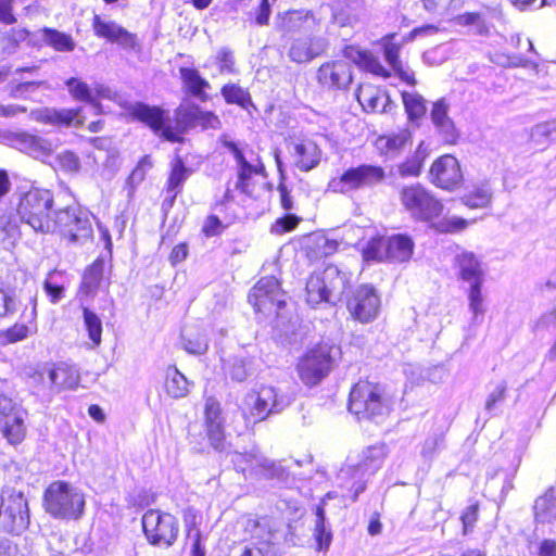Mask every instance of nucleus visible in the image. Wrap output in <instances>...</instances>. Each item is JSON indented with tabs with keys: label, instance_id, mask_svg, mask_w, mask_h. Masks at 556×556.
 <instances>
[{
	"label": "nucleus",
	"instance_id": "1",
	"mask_svg": "<svg viewBox=\"0 0 556 556\" xmlns=\"http://www.w3.org/2000/svg\"><path fill=\"white\" fill-rule=\"evenodd\" d=\"M129 114L146 125L154 134L169 142H182V135L198 127L200 106L198 104H180L174 111L175 126H172L168 112L160 106H151L143 102H135L128 106Z\"/></svg>",
	"mask_w": 556,
	"mask_h": 556
},
{
	"label": "nucleus",
	"instance_id": "2",
	"mask_svg": "<svg viewBox=\"0 0 556 556\" xmlns=\"http://www.w3.org/2000/svg\"><path fill=\"white\" fill-rule=\"evenodd\" d=\"M388 455V446L384 443L366 447L358 455L356 462L349 459L339 471V480L345 484L353 494L352 502H356L359 494L366 490V483L382 466Z\"/></svg>",
	"mask_w": 556,
	"mask_h": 556
},
{
	"label": "nucleus",
	"instance_id": "3",
	"mask_svg": "<svg viewBox=\"0 0 556 556\" xmlns=\"http://www.w3.org/2000/svg\"><path fill=\"white\" fill-rule=\"evenodd\" d=\"M16 215L18 220L29 226L35 232L50 233V224L54 204L53 194L49 189L30 188L16 194Z\"/></svg>",
	"mask_w": 556,
	"mask_h": 556
},
{
	"label": "nucleus",
	"instance_id": "4",
	"mask_svg": "<svg viewBox=\"0 0 556 556\" xmlns=\"http://www.w3.org/2000/svg\"><path fill=\"white\" fill-rule=\"evenodd\" d=\"M85 504L84 493L66 481H53L43 493V507L55 519H80Z\"/></svg>",
	"mask_w": 556,
	"mask_h": 556
},
{
	"label": "nucleus",
	"instance_id": "5",
	"mask_svg": "<svg viewBox=\"0 0 556 556\" xmlns=\"http://www.w3.org/2000/svg\"><path fill=\"white\" fill-rule=\"evenodd\" d=\"M292 397L273 386H261L243 399L242 414L247 424H256L283 412Z\"/></svg>",
	"mask_w": 556,
	"mask_h": 556
},
{
	"label": "nucleus",
	"instance_id": "6",
	"mask_svg": "<svg viewBox=\"0 0 556 556\" xmlns=\"http://www.w3.org/2000/svg\"><path fill=\"white\" fill-rule=\"evenodd\" d=\"M349 282L346 273L334 265H328L321 271L313 273L306 282V302L312 305L336 303L343 294Z\"/></svg>",
	"mask_w": 556,
	"mask_h": 556
},
{
	"label": "nucleus",
	"instance_id": "7",
	"mask_svg": "<svg viewBox=\"0 0 556 556\" xmlns=\"http://www.w3.org/2000/svg\"><path fill=\"white\" fill-rule=\"evenodd\" d=\"M50 224V233L58 231L73 243H84L93 235L91 213L77 204L54 210Z\"/></svg>",
	"mask_w": 556,
	"mask_h": 556
},
{
	"label": "nucleus",
	"instance_id": "8",
	"mask_svg": "<svg viewBox=\"0 0 556 556\" xmlns=\"http://www.w3.org/2000/svg\"><path fill=\"white\" fill-rule=\"evenodd\" d=\"M455 264L459 279L469 286L467 290L469 309L473 314V319L477 320L485 311L481 291L485 275L481 262L472 252L464 251L456 255Z\"/></svg>",
	"mask_w": 556,
	"mask_h": 556
},
{
	"label": "nucleus",
	"instance_id": "9",
	"mask_svg": "<svg viewBox=\"0 0 556 556\" xmlns=\"http://www.w3.org/2000/svg\"><path fill=\"white\" fill-rule=\"evenodd\" d=\"M340 348L329 343H320L306 352L298 364L301 380L306 386L319 383L331 371Z\"/></svg>",
	"mask_w": 556,
	"mask_h": 556
},
{
	"label": "nucleus",
	"instance_id": "10",
	"mask_svg": "<svg viewBox=\"0 0 556 556\" xmlns=\"http://www.w3.org/2000/svg\"><path fill=\"white\" fill-rule=\"evenodd\" d=\"M349 410L358 420L383 416L388 405L382 397L380 387L369 381L357 382L350 392Z\"/></svg>",
	"mask_w": 556,
	"mask_h": 556
},
{
	"label": "nucleus",
	"instance_id": "11",
	"mask_svg": "<svg viewBox=\"0 0 556 556\" xmlns=\"http://www.w3.org/2000/svg\"><path fill=\"white\" fill-rule=\"evenodd\" d=\"M29 526L28 502L23 492L4 489L0 495V527L13 534H21Z\"/></svg>",
	"mask_w": 556,
	"mask_h": 556
},
{
	"label": "nucleus",
	"instance_id": "12",
	"mask_svg": "<svg viewBox=\"0 0 556 556\" xmlns=\"http://www.w3.org/2000/svg\"><path fill=\"white\" fill-rule=\"evenodd\" d=\"M400 199L405 210L417 220L430 222L443 211L441 201L420 184L403 187Z\"/></svg>",
	"mask_w": 556,
	"mask_h": 556
},
{
	"label": "nucleus",
	"instance_id": "13",
	"mask_svg": "<svg viewBox=\"0 0 556 556\" xmlns=\"http://www.w3.org/2000/svg\"><path fill=\"white\" fill-rule=\"evenodd\" d=\"M143 532L152 545L172 546L178 536L179 525L175 516L149 509L142 516Z\"/></svg>",
	"mask_w": 556,
	"mask_h": 556
},
{
	"label": "nucleus",
	"instance_id": "14",
	"mask_svg": "<svg viewBox=\"0 0 556 556\" xmlns=\"http://www.w3.org/2000/svg\"><path fill=\"white\" fill-rule=\"evenodd\" d=\"M231 463L237 471L249 472L251 476L278 480H285L287 476V470L280 463L268 459L256 447L250 452H233Z\"/></svg>",
	"mask_w": 556,
	"mask_h": 556
},
{
	"label": "nucleus",
	"instance_id": "15",
	"mask_svg": "<svg viewBox=\"0 0 556 556\" xmlns=\"http://www.w3.org/2000/svg\"><path fill=\"white\" fill-rule=\"evenodd\" d=\"M386 178V172L381 166L362 164L350 167L338 179H333L329 187L334 192L346 193L364 188H372Z\"/></svg>",
	"mask_w": 556,
	"mask_h": 556
},
{
	"label": "nucleus",
	"instance_id": "16",
	"mask_svg": "<svg viewBox=\"0 0 556 556\" xmlns=\"http://www.w3.org/2000/svg\"><path fill=\"white\" fill-rule=\"evenodd\" d=\"M249 303L255 312L278 313L285 306L283 294L278 280L273 277H264L251 289L248 295Z\"/></svg>",
	"mask_w": 556,
	"mask_h": 556
},
{
	"label": "nucleus",
	"instance_id": "17",
	"mask_svg": "<svg viewBox=\"0 0 556 556\" xmlns=\"http://www.w3.org/2000/svg\"><path fill=\"white\" fill-rule=\"evenodd\" d=\"M381 300L371 285H361L348 300V309L361 323L374 320L380 311Z\"/></svg>",
	"mask_w": 556,
	"mask_h": 556
},
{
	"label": "nucleus",
	"instance_id": "18",
	"mask_svg": "<svg viewBox=\"0 0 556 556\" xmlns=\"http://www.w3.org/2000/svg\"><path fill=\"white\" fill-rule=\"evenodd\" d=\"M41 381L49 389V395L63 390H74L80 382V375L76 367L60 362L45 369L40 374Z\"/></svg>",
	"mask_w": 556,
	"mask_h": 556
},
{
	"label": "nucleus",
	"instance_id": "19",
	"mask_svg": "<svg viewBox=\"0 0 556 556\" xmlns=\"http://www.w3.org/2000/svg\"><path fill=\"white\" fill-rule=\"evenodd\" d=\"M352 79L351 65L343 60L325 62L316 72L317 83L328 90L346 89Z\"/></svg>",
	"mask_w": 556,
	"mask_h": 556
},
{
	"label": "nucleus",
	"instance_id": "20",
	"mask_svg": "<svg viewBox=\"0 0 556 556\" xmlns=\"http://www.w3.org/2000/svg\"><path fill=\"white\" fill-rule=\"evenodd\" d=\"M92 29L97 37L116 43L123 49L135 50L138 46L137 35L128 31L115 21L96 14L92 18Z\"/></svg>",
	"mask_w": 556,
	"mask_h": 556
},
{
	"label": "nucleus",
	"instance_id": "21",
	"mask_svg": "<svg viewBox=\"0 0 556 556\" xmlns=\"http://www.w3.org/2000/svg\"><path fill=\"white\" fill-rule=\"evenodd\" d=\"M430 179L441 189L454 190L463 182V173L456 157L445 154L433 162L430 168Z\"/></svg>",
	"mask_w": 556,
	"mask_h": 556
},
{
	"label": "nucleus",
	"instance_id": "22",
	"mask_svg": "<svg viewBox=\"0 0 556 556\" xmlns=\"http://www.w3.org/2000/svg\"><path fill=\"white\" fill-rule=\"evenodd\" d=\"M317 26L319 20L311 10H289L275 17V28L283 37L304 30L313 31Z\"/></svg>",
	"mask_w": 556,
	"mask_h": 556
},
{
	"label": "nucleus",
	"instance_id": "23",
	"mask_svg": "<svg viewBox=\"0 0 556 556\" xmlns=\"http://www.w3.org/2000/svg\"><path fill=\"white\" fill-rule=\"evenodd\" d=\"M329 42L323 36L308 35L293 38L288 50L290 61L303 64L321 56L328 49Z\"/></svg>",
	"mask_w": 556,
	"mask_h": 556
},
{
	"label": "nucleus",
	"instance_id": "24",
	"mask_svg": "<svg viewBox=\"0 0 556 556\" xmlns=\"http://www.w3.org/2000/svg\"><path fill=\"white\" fill-rule=\"evenodd\" d=\"M448 111L450 104L445 98H441L432 103L430 119L435 134L442 141L446 144H455L460 137V132L450 116Z\"/></svg>",
	"mask_w": 556,
	"mask_h": 556
},
{
	"label": "nucleus",
	"instance_id": "25",
	"mask_svg": "<svg viewBox=\"0 0 556 556\" xmlns=\"http://www.w3.org/2000/svg\"><path fill=\"white\" fill-rule=\"evenodd\" d=\"M80 109H62L41 108L31 112V116L36 122L49 124L60 127H68L71 125L79 126L83 124L80 119Z\"/></svg>",
	"mask_w": 556,
	"mask_h": 556
},
{
	"label": "nucleus",
	"instance_id": "26",
	"mask_svg": "<svg viewBox=\"0 0 556 556\" xmlns=\"http://www.w3.org/2000/svg\"><path fill=\"white\" fill-rule=\"evenodd\" d=\"M12 141L16 149L34 159L43 160L53 152L52 142L37 135L17 132L13 136Z\"/></svg>",
	"mask_w": 556,
	"mask_h": 556
},
{
	"label": "nucleus",
	"instance_id": "27",
	"mask_svg": "<svg viewBox=\"0 0 556 556\" xmlns=\"http://www.w3.org/2000/svg\"><path fill=\"white\" fill-rule=\"evenodd\" d=\"M25 304L24 309L21 313V319L23 323L15 324L4 332L5 341L14 343L22 341L28 337L29 327L27 324H31L37 318V294H29Z\"/></svg>",
	"mask_w": 556,
	"mask_h": 556
},
{
	"label": "nucleus",
	"instance_id": "28",
	"mask_svg": "<svg viewBox=\"0 0 556 556\" xmlns=\"http://www.w3.org/2000/svg\"><path fill=\"white\" fill-rule=\"evenodd\" d=\"M36 71V67H20L13 71V77L10 78L7 85L11 98L27 99L30 93L39 89L42 81L24 79V74H34Z\"/></svg>",
	"mask_w": 556,
	"mask_h": 556
},
{
	"label": "nucleus",
	"instance_id": "29",
	"mask_svg": "<svg viewBox=\"0 0 556 556\" xmlns=\"http://www.w3.org/2000/svg\"><path fill=\"white\" fill-rule=\"evenodd\" d=\"M192 169L185 165L180 156H176L172 162L170 174L166 184V192L169 194L168 205L172 206L176 197L181 192L185 181L191 175Z\"/></svg>",
	"mask_w": 556,
	"mask_h": 556
},
{
	"label": "nucleus",
	"instance_id": "30",
	"mask_svg": "<svg viewBox=\"0 0 556 556\" xmlns=\"http://www.w3.org/2000/svg\"><path fill=\"white\" fill-rule=\"evenodd\" d=\"M27 413L25 410H17L14 415L3 419L0 422V430L3 438L11 445L21 444L26 437V419Z\"/></svg>",
	"mask_w": 556,
	"mask_h": 556
},
{
	"label": "nucleus",
	"instance_id": "31",
	"mask_svg": "<svg viewBox=\"0 0 556 556\" xmlns=\"http://www.w3.org/2000/svg\"><path fill=\"white\" fill-rule=\"evenodd\" d=\"M180 78L186 91L201 101L207 100L206 89L211 88L210 83L203 78L199 71L191 67L179 68Z\"/></svg>",
	"mask_w": 556,
	"mask_h": 556
},
{
	"label": "nucleus",
	"instance_id": "32",
	"mask_svg": "<svg viewBox=\"0 0 556 556\" xmlns=\"http://www.w3.org/2000/svg\"><path fill=\"white\" fill-rule=\"evenodd\" d=\"M20 236L17 217L12 212L0 210V249H12Z\"/></svg>",
	"mask_w": 556,
	"mask_h": 556
},
{
	"label": "nucleus",
	"instance_id": "33",
	"mask_svg": "<svg viewBox=\"0 0 556 556\" xmlns=\"http://www.w3.org/2000/svg\"><path fill=\"white\" fill-rule=\"evenodd\" d=\"M356 98L367 112H384L389 96L372 86H361L356 91Z\"/></svg>",
	"mask_w": 556,
	"mask_h": 556
},
{
	"label": "nucleus",
	"instance_id": "34",
	"mask_svg": "<svg viewBox=\"0 0 556 556\" xmlns=\"http://www.w3.org/2000/svg\"><path fill=\"white\" fill-rule=\"evenodd\" d=\"M296 166L304 172L316 167L320 162L321 152L318 146L312 140H304L294 146Z\"/></svg>",
	"mask_w": 556,
	"mask_h": 556
},
{
	"label": "nucleus",
	"instance_id": "35",
	"mask_svg": "<svg viewBox=\"0 0 556 556\" xmlns=\"http://www.w3.org/2000/svg\"><path fill=\"white\" fill-rule=\"evenodd\" d=\"M388 238V261L406 262L413 255L414 242L406 235H394Z\"/></svg>",
	"mask_w": 556,
	"mask_h": 556
},
{
	"label": "nucleus",
	"instance_id": "36",
	"mask_svg": "<svg viewBox=\"0 0 556 556\" xmlns=\"http://www.w3.org/2000/svg\"><path fill=\"white\" fill-rule=\"evenodd\" d=\"M400 47L395 43L384 45V59L395 72V74L406 84L410 86L416 85L414 72L406 67L399 59Z\"/></svg>",
	"mask_w": 556,
	"mask_h": 556
},
{
	"label": "nucleus",
	"instance_id": "37",
	"mask_svg": "<svg viewBox=\"0 0 556 556\" xmlns=\"http://www.w3.org/2000/svg\"><path fill=\"white\" fill-rule=\"evenodd\" d=\"M534 517L538 522L549 523L556 519V496L551 489L539 496L534 503Z\"/></svg>",
	"mask_w": 556,
	"mask_h": 556
},
{
	"label": "nucleus",
	"instance_id": "38",
	"mask_svg": "<svg viewBox=\"0 0 556 556\" xmlns=\"http://www.w3.org/2000/svg\"><path fill=\"white\" fill-rule=\"evenodd\" d=\"M165 390L173 399L185 397L189 392L188 379L175 366H168L166 369Z\"/></svg>",
	"mask_w": 556,
	"mask_h": 556
},
{
	"label": "nucleus",
	"instance_id": "39",
	"mask_svg": "<svg viewBox=\"0 0 556 556\" xmlns=\"http://www.w3.org/2000/svg\"><path fill=\"white\" fill-rule=\"evenodd\" d=\"M314 538L318 551H328L332 542V532L330 526L326 522V515L323 504L316 507Z\"/></svg>",
	"mask_w": 556,
	"mask_h": 556
},
{
	"label": "nucleus",
	"instance_id": "40",
	"mask_svg": "<svg viewBox=\"0 0 556 556\" xmlns=\"http://www.w3.org/2000/svg\"><path fill=\"white\" fill-rule=\"evenodd\" d=\"M409 137L410 135L406 130L389 136H381L377 139V148L382 154L393 157L404 149Z\"/></svg>",
	"mask_w": 556,
	"mask_h": 556
},
{
	"label": "nucleus",
	"instance_id": "41",
	"mask_svg": "<svg viewBox=\"0 0 556 556\" xmlns=\"http://www.w3.org/2000/svg\"><path fill=\"white\" fill-rule=\"evenodd\" d=\"M41 39L55 51L71 52L75 49L76 43L71 35L62 33L58 29L45 27L41 29Z\"/></svg>",
	"mask_w": 556,
	"mask_h": 556
},
{
	"label": "nucleus",
	"instance_id": "42",
	"mask_svg": "<svg viewBox=\"0 0 556 556\" xmlns=\"http://www.w3.org/2000/svg\"><path fill=\"white\" fill-rule=\"evenodd\" d=\"M458 25L471 27L472 31L480 36L490 34L491 24L484 12H466L456 17Z\"/></svg>",
	"mask_w": 556,
	"mask_h": 556
},
{
	"label": "nucleus",
	"instance_id": "43",
	"mask_svg": "<svg viewBox=\"0 0 556 556\" xmlns=\"http://www.w3.org/2000/svg\"><path fill=\"white\" fill-rule=\"evenodd\" d=\"M226 377L235 382H243L250 375V362L243 357L231 356L224 362Z\"/></svg>",
	"mask_w": 556,
	"mask_h": 556
},
{
	"label": "nucleus",
	"instance_id": "44",
	"mask_svg": "<svg viewBox=\"0 0 556 556\" xmlns=\"http://www.w3.org/2000/svg\"><path fill=\"white\" fill-rule=\"evenodd\" d=\"M402 100L408 119L417 122L422 118L427 112L425 99L416 92H402Z\"/></svg>",
	"mask_w": 556,
	"mask_h": 556
},
{
	"label": "nucleus",
	"instance_id": "45",
	"mask_svg": "<svg viewBox=\"0 0 556 556\" xmlns=\"http://www.w3.org/2000/svg\"><path fill=\"white\" fill-rule=\"evenodd\" d=\"M220 93L228 104H237L242 109L253 105L249 91L237 84H226Z\"/></svg>",
	"mask_w": 556,
	"mask_h": 556
},
{
	"label": "nucleus",
	"instance_id": "46",
	"mask_svg": "<svg viewBox=\"0 0 556 556\" xmlns=\"http://www.w3.org/2000/svg\"><path fill=\"white\" fill-rule=\"evenodd\" d=\"M104 262L102 260L94 261L86 270L83 277L81 287L86 293L96 292L103 280Z\"/></svg>",
	"mask_w": 556,
	"mask_h": 556
},
{
	"label": "nucleus",
	"instance_id": "47",
	"mask_svg": "<svg viewBox=\"0 0 556 556\" xmlns=\"http://www.w3.org/2000/svg\"><path fill=\"white\" fill-rule=\"evenodd\" d=\"M492 191L486 186L476 187L475 190L462 198L463 203L470 208H483L491 203Z\"/></svg>",
	"mask_w": 556,
	"mask_h": 556
},
{
	"label": "nucleus",
	"instance_id": "48",
	"mask_svg": "<svg viewBox=\"0 0 556 556\" xmlns=\"http://www.w3.org/2000/svg\"><path fill=\"white\" fill-rule=\"evenodd\" d=\"M364 257L370 261H388V238L377 237L369 240L364 248Z\"/></svg>",
	"mask_w": 556,
	"mask_h": 556
},
{
	"label": "nucleus",
	"instance_id": "49",
	"mask_svg": "<svg viewBox=\"0 0 556 556\" xmlns=\"http://www.w3.org/2000/svg\"><path fill=\"white\" fill-rule=\"evenodd\" d=\"M83 317L89 339L98 346L101 343L102 336V321L100 317L88 307L83 308Z\"/></svg>",
	"mask_w": 556,
	"mask_h": 556
},
{
	"label": "nucleus",
	"instance_id": "50",
	"mask_svg": "<svg viewBox=\"0 0 556 556\" xmlns=\"http://www.w3.org/2000/svg\"><path fill=\"white\" fill-rule=\"evenodd\" d=\"M65 86L70 94L77 101L93 103L91 89L89 86L75 77H71L65 81Z\"/></svg>",
	"mask_w": 556,
	"mask_h": 556
},
{
	"label": "nucleus",
	"instance_id": "51",
	"mask_svg": "<svg viewBox=\"0 0 556 556\" xmlns=\"http://www.w3.org/2000/svg\"><path fill=\"white\" fill-rule=\"evenodd\" d=\"M426 155L421 151V146L414 155L409 156L405 162L399 166V173L401 176H418L421 172L422 163Z\"/></svg>",
	"mask_w": 556,
	"mask_h": 556
},
{
	"label": "nucleus",
	"instance_id": "52",
	"mask_svg": "<svg viewBox=\"0 0 556 556\" xmlns=\"http://www.w3.org/2000/svg\"><path fill=\"white\" fill-rule=\"evenodd\" d=\"M215 63L220 74H236V61L232 50L227 47L220 48L215 55Z\"/></svg>",
	"mask_w": 556,
	"mask_h": 556
},
{
	"label": "nucleus",
	"instance_id": "53",
	"mask_svg": "<svg viewBox=\"0 0 556 556\" xmlns=\"http://www.w3.org/2000/svg\"><path fill=\"white\" fill-rule=\"evenodd\" d=\"M184 350L189 354L202 355L208 349V342L204 334L198 333L191 338L188 333L181 337Z\"/></svg>",
	"mask_w": 556,
	"mask_h": 556
},
{
	"label": "nucleus",
	"instance_id": "54",
	"mask_svg": "<svg viewBox=\"0 0 556 556\" xmlns=\"http://www.w3.org/2000/svg\"><path fill=\"white\" fill-rule=\"evenodd\" d=\"M207 438L216 451H224L226 446L224 421L205 425Z\"/></svg>",
	"mask_w": 556,
	"mask_h": 556
},
{
	"label": "nucleus",
	"instance_id": "55",
	"mask_svg": "<svg viewBox=\"0 0 556 556\" xmlns=\"http://www.w3.org/2000/svg\"><path fill=\"white\" fill-rule=\"evenodd\" d=\"M238 182L237 188L242 192L247 193L248 190V180L252 177L253 174H258L256 165L251 164L245 157L243 161H239L238 163Z\"/></svg>",
	"mask_w": 556,
	"mask_h": 556
},
{
	"label": "nucleus",
	"instance_id": "56",
	"mask_svg": "<svg viewBox=\"0 0 556 556\" xmlns=\"http://www.w3.org/2000/svg\"><path fill=\"white\" fill-rule=\"evenodd\" d=\"M300 222L301 218L298 215L288 213L271 225L270 231L275 235H282L295 229Z\"/></svg>",
	"mask_w": 556,
	"mask_h": 556
},
{
	"label": "nucleus",
	"instance_id": "57",
	"mask_svg": "<svg viewBox=\"0 0 556 556\" xmlns=\"http://www.w3.org/2000/svg\"><path fill=\"white\" fill-rule=\"evenodd\" d=\"M17 302L13 291L0 288V317H9L16 313Z\"/></svg>",
	"mask_w": 556,
	"mask_h": 556
},
{
	"label": "nucleus",
	"instance_id": "58",
	"mask_svg": "<svg viewBox=\"0 0 556 556\" xmlns=\"http://www.w3.org/2000/svg\"><path fill=\"white\" fill-rule=\"evenodd\" d=\"M59 167L67 173H77L80 168L79 157L72 151H64L56 156Z\"/></svg>",
	"mask_w": 556,
	"mask_h": 556
},
{
	"label": "nucleus",
	"instance_id": "59",
	"mask_svg": "<svg viewBox=\"0 0 556 556\" xmlns=\"http://www.w3.org/2000/svg\"><path fill=\"white\" fill-rule=\"evenodd\" d=\"M204 415L205 425L224 421L220 403L213 396L205 401Z\"/></svg>",
	"mask_w": 556,
	"mask_h": 556
},
{
	"label": "nucleus",
	"instance_id": "60",
	"mask_svg": "<svg viewBox=\"0 0 556 556\" xmlns=\"http://www.w3.org/2000/svg\"><path fill=\"white\" fill-rule=\"evenodd\" d=\"M468 222L458 216L445 217L437 224V229L441 232H457L465 229Z\"/></svg>",
	"mask_w": 556,
	"mask_h": 556
},
{
	"label": "nucleus",
	"instance_id": "61",
	"mask_svg": "<svg viewBox=\"0 0 556 556\" xmlns=\"http://www.w3.org/2000/svg\"><path fill=\"white\" fill-rule=\"evenodd\" d=\"M359 67H362L365 71L370 72L377 76H381L384 78L390 76V72L387 71L382 66L380 61L369 52L366 53L364 61H362Z\"/></svg>",
	"mask_w": 556,
	"mask_h": 556
},
{
	"label": "nucleus",
	"instance_id": "62",
	"mask_svg": "<svg viewBox=\"0 0 556 556\" xmlns=\"http://www.w3.org/2000/svg\"><path fill=\"white\" fill-rule=\"evenodd\" d=\"M531 136L536 141L541 138H545L546 140L556 139V119L536 125Z\"/></svg>",
	"mask_w": 556,
	"mask_h": 556
},
{
	"label": "nucleus",
	"instance_id": "63",
	"mask_svg": "<svg viewBox=\"0 0 556 556\" xmlns=\"http://www.w3.org/2000/svg\"><path fill=\"white\" fill-rule=\"evenodd\" d=\"M198 126H200L202 130L219 129L222 127V122L219 117L213 112L203 111L200 108V114L198 116Z\"/></svg>",
	"mask_w": 556,
	"mask_h": 556
},
{
	"label": "nucleus",
	"instance_id": "64",
	"mask_svg": "<svg viewBox=\"0 0 556 556\" xmlns=\"http://www.w3.org/2000/svg\"><path fill=\"white\" fill-rule=\"evenodd\" d=\"M443 434H433L428 437L421 447V455L425 458H432L438 448L443 444Z\"/></svg>",
	"mask_w": 556,
	"mask_h": 556
}]
</instances>
